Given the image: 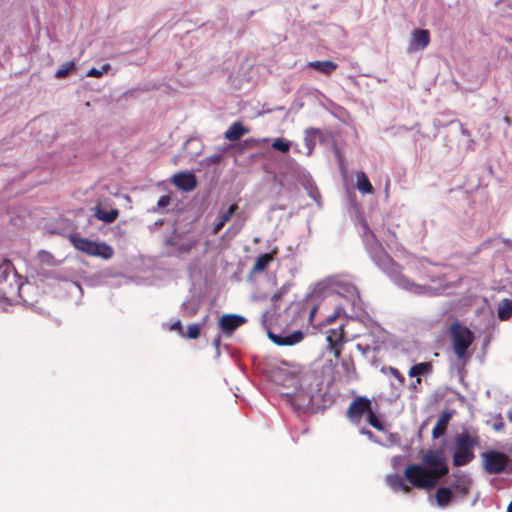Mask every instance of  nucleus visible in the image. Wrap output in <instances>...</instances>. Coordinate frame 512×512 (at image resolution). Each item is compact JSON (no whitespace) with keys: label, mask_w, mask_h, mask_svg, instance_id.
<instances>
[{"label":"nucleus","mask_w":512,"mask_h":512,"mask_svg":"<svg viewBox=\"0 0 512 512\" xmlns=\"http://www.w3.org/2000/svg\"><path fill=\"white\" fill-rule=\"evenodd\" d=\"M363 239L373 261L385 271L392 281L401 289L416 295L434 294L436 289L428 285L435 282L431 273L432 264L424 258L409 256L406 263V274L401 273L399 266L384 251L375 239L367 223L362 220Z\"/></svg>","instance_id":"obj_1"},{"label":"nucleus","mask_w":512,"mask_h":512,"mask_svg":"<svg viewBox=\"0 0 512 512\" xmlns=\"http://www.w3.org/2000/svg\"><path fill=\"white\" fill-rule=\"evenodd\" d=\"M422 465L412 464L405 468L406 479L417 488L434 487L445 476L449 469L444 452L429 450L422 456Z\"/></svg>","instance_id":"obj_2"},{"label":"nucleus","mask_w":512,"mask_h":512,"mask_svg":"<svg viewBox=\"0 0 512 512\" xmlns=\"http://www.w3.org/2000/svg\"><path fill=\"white\" fill-rule=\"evenodd\" d=\"M319 286L327 287L332 292L342 296L350 304L354 314L358 315L364 310L357 288L346 279L331 277L320 283Z\"/></svg>","instance_id":"obj_3"},{"label":"nucleus","mask_w":512,"mask_h":512,"mask_svg":"<svg viewBox=\"0 0 512 512\" xmlns=\"http://www.w3.org/2000/svg\"><path fill=\"white\" fill-rule=\"evenodd\" d=\"M479 437L475 433L463 431L454 439L453 465L456 467L469 464L475 457L473 449L478 445Z\"/></svg>","instance_id":"obj_4"},{"label":"nucleus","mask_w":512,"mask_h":512,"mask_svg":"<svg viewBox=\"0 0 512 512\" xmlns=\"http://www.w3.org/2000/svg\"><path fill=\"white\" fill-rule=\"evenodd\" d=\"M453 350L460 360H468L471 354L468 348L474 341L473 333L459 322H454L449 328Z\"/></svg>","instance_id":"obj_5"},{"label":"nucleus","mask_w":512,"mask_h":512,"mask_svg":"<svg viewBox=\"0 0 512 512\" xmlns=\"http://www.w3.org/2000/svg\"><path fill=\"white\" fill-rule=\"evenodd\" d=\"M71 242L77 250L90 256L108 260L114 254L113 248L104 242H96L79 236H72Z\"/></svg>","instance_id":"obj_6"},{"label":"nucleus","mask_w":512,"mask_h":512,"mask_svg":"<svg viewBox=\"0 0 512 512\" xmlns=\"http://www.w3.org/2000/svg\"><path fill=\"white\" fill-rule=\"evenodd\" d=\"M483 468L489 474L503 472L508 463V456L494 450L482 453Z\"/></svg>","instance_id":"obj_7"},{"label":"nucleus","mask_w":512,"mask_h":512,"mask_svg":"<svg viewBox=\"0 0 512 512\" xmlns=\"http://www.w3.org/2000/svg\"><path fill=\"white\" fill-rule=\"evenodd\" d=\"M269 339L278 346H293L300 343L304 338V333L301 330L293 332L282 331L275 333L268 331Z\"/></svg>","instance_id":"obj_8"},{"label":"nucleus","mask_w":512,"mask_h":512,"mask_svg":"<svg viewBox=\"0 0 512 512\" xmlns=\"http://www.w3.org/2000/svg\"><path fill=\"white\" fill-rule=\"evenodd\" d=\"M285 394L290 398L291 404L297 410H302L308 407L312 403L314 397V393L311 388L303 387L296 388L295 391L286 392Z\"/></svg>","instance_id":"obj_9"},{"label":"nucleus","mask_w":512,"mask_h":512,"mask_svg":"<svg viewBox=\"0 0 512 512\" xmlns=\"http://www.w3.org/2000/svg\"><path fill=\"white\" fill-rule=\"evenodd\" d=\"M371 411V402L367 398H358L354 400L348 408V417L354 423H359L362 418H366Z\"/></svg>","instance_id":"obj_10"},{"label":"nucleus","mask_w":512,"mask_h":512,"mask_svg":"<svg viewBox=\"0 0 512 512\" xmlns=\"http://www.w3.org/2000/svg\"><path fill=\"white\" fill-rule=\"evenodd\" d=\"M430 42V35L428 30L417 29L412 32L410 42L408 45V52H416L425 49Z\"/></svg>","instance_id":"obj_11"},{"label":"nucleus","mask_w":512,"mask_h":512,"mask_svg":"<svg viewBox=\"0 0 512 512\" xmlns=\"http://www.w3.org/2000/svg\"><path fill=\"white\" fill-rule=\"evenodd\" d=\"M246 319L235 314H226L219 319V328L226 335H231L238 327L243 325Z\"/></svg>","instance_id":"obj_12"},{"label":"nucleus","mask_w":512,"mask_h":512,"mask_svg":"<svg viewBox=\"0 0 512 512\" xmlns=\"http://www.w3.org/2000/svg\"><path fill=\"white\" fill-rule=\"evenodd\" d=\"M326 334V340L330 348L334 351L335 357H339L340 350L338 349V346L344 341L343 324H340L337 328L327 330Z\"/></svg>","instance_id":"obj_13"},{"label":"nucleus","mask_w":512,"mask_h":512,"mask_svg":"<svg viewBox=\"0 0 512 512\" xmlns=\"http://www.w3.org/2000/svg\"><path fill=\"white\" fill-rule=\"evenodd\" d=\"M173 183L179 189L190 192L196 187L197 180L194 174L181 172L174 175Z\"/></svg>","instance_id":"obj_14"},{"label":"nucleus","mask_w":512,"mask_h":512,"mask_svg":"<svg viewBox=\"0 0 512 512\" xmlns=\"http://www.w3.org/2000/svg\"><path fill=\"white\" fill-rule=\"evenodd\" d=\"M471 483L472 479L469 475L458 472L454 474V480L451 483V487L455 493L466 496L469 493Z\"/></svg>","instance_id":"obj_15"},{"label":"nucleus","mask_w":512,"mask_h":512,"mask_svg":"<svg viewBox=\"0 0 512 512\" xmlns=\"http://www.w3.org/2000/svg\"><path fill=\"white\" fill-rule=\"evenodd\" d=\"M451 417H452V415L450 412H444L440 415V417L438 418V420L432 430L433 438H439L440 436L445 434L447 425H448Z\"/></svg>","instance_id":"obj_16"},{"label":"nucleus","mask_w":512,"mask_h":512,"mask_svg":"<svg viewBox=\"0 0 512 512\" xmlns=\"http://www.w3.org/2000/svg\"><path fill=\"white\" fill-rule=\"evenodd\" d=\"M118 210L117 209H110L105 210L100 205L95 207L94 209V216L105 223H112L114 222L118 217Z\"/></svg>","instance_id":"obj_17"},{"label":"nucleus","mask_w":512,"mask_h":512,"mask_svg":"<svg viewBox=\"0 0 512 512\" xmlns=\"http://www.w3.org/2000/svg\"><path fill=\"white\" fill-rule=\"evenodd\" d=\"M249 130L244 127L240 122L233 123L225 132V138L229 141H236L243 135L247 134Z\"/></svg>","instance_id":"obj_18"},{"label":"nucleus","mask_w":512,"mask_h":512,"mask_svg":"<svg viewBox=\"0 0 512 512\" xmlns=\"http://www.w3.org/2000/svg\"><path fill=\"white\" fill-rule=\"evenodd\" d=\"M308 67L313 68L320 73L330 75L337 68V64L326 60V61H312L307 64Z\"/></svg>","instance_id":"obj_19"},{"label":"nucleus","mask_w":512,"mask_h":512,"mask_svg":"<svg viewBox=\"0 0 512 512\" xmlns=\"http://www.w3.org/2000/svg\"><path fill=\"white\" fill-rule=\"evenodd\" d=\"M236 210V204L230 205L227 211H225L218 217V220L215 222L213 227V233H218L225 226V224L230 221L232 215L236 212Z\"/></svg>","instance_id":"obj_20"},{"label":"nucleus","mask_w":512,"mask_h":512,"mask_svg":"<svg viewBox=\"0 0 512 512\" xmlns=\"http://www.w3.org/2000/svg\"><path fill=\"white\" fill-rule=\"evenodd\" d=\"M272 261H273V255L271 253H265V254L259 255L254 262L251 272L252 273L263 272Z\"/></svg>","instance_id":"obj_21"},{"label":"nucleus","mask_w":512,"mask_h":512,"mask_svg":"<svg viewBox=\"0 0 512 512\" xmlns=\"http://www.w3.org/2000/svg\"><path fill=\"white\" fill-rule=\"evenodd\" d=\"M436 502L441 508L448 506L451 502L452 491L448 487H441L436 492Z\"/></svg>","instance_id":"obj_22"},{"label":"nucleus","mask_w":512,"mask_h":512,"mask_svg":"<svg viewBox=\"0 0 512 512\" xmlns=\"http://www.w3.org/2000/svg\"><path fill=\"white\" fill-rule=\"evenodd\" d=\"M387 484L395 491L402 490L406 493L410 491V487L404 483L402 477L398 474L389 475Z\"/></svg>","instance_id":"obj_23"},{"label":"nucleus","mask_w":512,"mask_h":512,"mask_svg":"<svg viewBox=\"0 0 512 512\" xmlns=\"http://www.w3.org/2000/svg\"><path fill=\"white\" fill-rule=\"evenodd\" d=\"M512 316V301L503 299L498 304V317L501 320H508Z\"/></svg>","instance_id":"obj_24"},{"label":"nucleus","mask_w":512,"mask_h":512,"mask_svg":"<svg viewBox=\"0 0 512 512\" xmlns=\"http://www.w3.org/2000/svg\"><path fill=\"white\" fill-rule=\"evenodd\" d=\"M357 189L366 194L373 192V187L364 172L357 173Z\"/></svg>","instance_id":"obj_25"},{"label":"nucleus","mask_w":512,"mask_h":512,"mask_svg":"<svg viewBox=\"0 0 512 512\" xmlns=\"http://www.w3.org/2000/svg\"><path fill=\"white\" fill-rule=\"evenodd\" d=\"M319 133H320L319 130L314 129V128H308L305 130L304 143H305L306 147L308 148V154L311 153L313 147L315 146V141H316V138L318 137Z\"/></svg>","instance_id":"obj_26"},{"label":"nucleus","mask_w":512,"mask_h":512,"mask_svg":"<svg viewBox=\"0 0 512 512\" xmlns=\"http://www.w3.org/2000/svg\"><path fill=\"white\" fill-rule=\"evenodd\" d=\"M429 370H430L429 363H426V362L418 363L409 369L408 375L410 377H417L419 375H423V374L427 373Z\"/></svg>","instance_id":"obj_27"},{"label":"nucleus","mask_w":512,"mask_h":512,"mask_svg":"<svg viewBox=\"0 0 512 512\" xmlns=\"http://www.w3.org/2000/svg\"><path fill=\"white\" fill-rule=\"evenodd\" d=\"M291 142L284 138H276L272 142V148L282 153H287L290 150Z\"/></svg>","instance_id":"obj_28"},{"label":"nucleus","mask_w":512,"mask_h":512,"mask_svg":"<svg viewBox=\"0 0 512 512\" xmlns=\"http://www.w3.org/2000/svg\"><path fill=\"white\" fill-rule=\"evenodd\" d=\"M76 65L74 61H68L64 64H62L59 69L55 73V77L57 78H64L66 77L71 71L75 69Z\"/></svg>","instance_id":"obj_29"},{"label":"nucleus","mask_w":512,"mask_h":512,"mask_svg":"<svg viewBox=\"0 0 512 512\" xmlns=\"http://www.w3.org/2000/svg\"><path fill=\"white\" fill-rule=\"evenodd\" d=\"M360 433L363 434V435H366L370 440H373V441H375V442H377L379 444H382L384 446L392 445V444L396 443L399 440V438L397 436L391 434V435H389L387 442L377 441V440L374 439L373 433L370 430H367L365 428H362L360 430Z\"/></svg>","instance_id":"obj_30"},{"label":"nucleus","mask_w":512,"mask_h":512,"mask_svg":"<svg viewBox=\"0 0 512 512\" xmlns=\"http://www.w3.org/2000/svg\"><path fill=\"white\" fill-rule=\"evenodd\" d=\"M182 309L186 315L192 316L198 312L199 306L195 301H186L183 303Z\"/></svg>","instance_id":"obj_31"},{"label":"nucleus","mask_w":512,"mask_h":512,"mask_svg":"<svg viewBox=\"0 0 512 512\" xmlns=\"http://www.w3.org/2000/svg\"><path fill=\"white\" fill-rule=\"evenodd\" d=\"M201 332V326L199 324H189L187 327L186 337L189 339H197Z\"/></svg>","instance_id":"obj_32"},{"label":"nucleus","mask_w":512,"mask_h":512,"mask_svg":"<svg viewBox=\"0 0 512 512\" xmlns=\"http://www.w3.org/2000/svg\"><path fill=\"white\" fill-rule=\"evenodd\" d=\"M109 69H110V65L109 64H105L101 68H91L87 72V76H89V77H101Z\"/></svg>","instance_id":"obj_33"},{"label":"nucleus","mask_w":512,"mask_h":512,"mask_svg":"<svg viewBox=\"0 0 512 512\" xmlns=\"http://www.w3.org/2000/svg\"><path fill=\"white\" fill-rule=\"evenodd\" d=\"M356 348L363 354L367 355L371 350L375 351L378 349V346L376 344L370 345L368 341L366 342H360L356 345Z\"/></svg>","instance_id":"obj_34"},{"label":"nucleus","mask_w":512,"mask_h":512,"mask_svg":"<svg viewBox=\"0 0 512 512\" xmlns=\"http://www.w3.org/2000/svg\"><path fill=\"white\" fill-rule=\"evenodd\" d=\"M366 419L369 422V424L371 426H373L374 428H376L377 430H380V431L383 430L382 423L377 418V416L372 412V410L370 411V413H368Z\"/></svg>","instance_id":"obj_35"},{"label":"nucleus","mask_w":512,"mask_h":512,"mask_svg":"<svg viewBox=\"0 0 512 512\" xmlns=\"http://www.w3.org/2000/svg\"><path fill=\"white\" fill-rule=\"evenodd\" d=\"M306 190L308 192L309 197L318 204H320V193L318 189L313 184L309 183L306 185Z\"/></svg>","instance_id":"obj_36"},{"label":"nucleus","mask_w":512,"mask_h":512,"mask_svg":"<svg viewBox=\"0 0 512 512\" xmlns=\"http://www.w3.org/2000/svg\"><path fill=\"white\" fill-rule=\"evenodd\" d=\"M342 368L345 369V371L347 372V377L348 378H352V376L354 375L355 373V368H354V365L352 362L350 361H343L342 364H341Z\"/></svg>","instance_id":"obj_37"},{"label":"nucleus","mask_w":512,"mask_h":512,"mask_svg":"<svg viewBox=\"0 0 512 512\" xmlns=\"http://www.w3.org/2000/svg\"><path fill=\"white\" fill-rule=\"evenodd\" d=\"M170 330L172 331H178V333L180 335L183 336V327H182V323L180 320H177L175 321L171 326H170Z\"/></svg>","instance_id":"obj_38"},{"label":"nucleus","mask_w":512,"mask_h":512,"mask_svg":"<svg viewBox=\"0 0 512 512\" xmlns=\"http://www.w3.org/2000/svg\"><path fill=\"white\" fill-rule=\"evenodd\" d=\"M169 203H170V198L168 196H162L158 200L157 205H158V207L163 208V207H166L167 205H169Z\"/></svg>","instance_id":"obj_39"},{"label":"nucleus","mask_w":512,"mask_h":512,"mask_svg":"<svg viewBox=\"0 0 512 512\" xmlns=\"http://www.w3.org/2000/svg\"><path fill=\"white\" fill-rule=\"evenodd\" d=\"M344 312V308L343 307H337L333 316H329L327 318V322H331L332 320H334L335 318L339 317L341 315V313Z\"/></svg>","instance_id":"obj_40"},{"label":"nucleus","mask_w":512,"mask_h":512,"mask_svg":"<svg viewBox=\"0 0 512 512\" xmlns=\"http://www.w3.org/2000/svg\"><path fill=\"white\" fill-rule=\"evenodd\" d=\"M390 373L397 378L401 383L404 382V378L400 375L399 371L393 367L389 368Z\"/></svg>","instance_id":"obj_41"},{"label":"nucleus","mask_w":512,"mask_h":512,"mask_svg":"<svg viewBox=\"0 0 512 512\" xmlns=\"http://www.w3.org/2000/svg\"><path fill=\"white\" fill-rule=\"evenodd\" d=\"M8 268H9V264L6 263L2 266H0V276L6 278L7 276V271H8Z\"/></svg>","instance_id":"obj_42"},{"label":"nucleus","mask_w":512,"mask_h":512,"mask_svg":"<svg viewBox=\"0 0 512 512\" xmlns=\"http://www.w3.org/2000/svg\"><path fill=\"white\" fill-rule=\"evenodd\" d=\"M504 428V423L501 419H499L497 422L493 424V429L495 431H501Z\"/></svg>","instance_id":"obj_43"},{"label":"nucleus","mask_w":512,"mask_h":512,"mask_svg":"<svg viewBox=\"0 0 512 512\" xmlns=\"http://www.w3.org/2000/svg\"><path fill=\"white\" fill-rule=\"evenodd\" d=\"M209 162L211 163H217L220 161V156L219 155H214V156H211L209 159H208Z\"/></svg>","instance_id":"obj_44"},{"label":"nucleus","mask_w":512,"mask_h":512,"mask_svg":"<svg viewBox=\"0 0 512 512\" xmlns=\"http://www.w3.org/2000/svg\"><path fill=\"white\" fill-rule=\"evenodd\" d=\"M194 144H198V140H196V139H189V140L186 142L185 146H186V147H189V146H193Z\"/></svg>","instance_id":"obj_45"},{"label":"nucleus","mask_w":512,"mask_h":512,"mask_svg":"<svg viewBox=\"0 0 512 512\" xmlns=\"http://www.w3.org/2000/svg\"><path fill=\"white\" fill-rule=\"evenodd\" d=\"M316 310H317V308H316V307H313V308L311 309V311H310V319H312V318L314 317V315H315V313H316Z\"/></svg>","instance_id":"obj_46"},{"label":"nucleus","mask_w":512,"mask_h":512,"mask_svg":"<svg viewBox=\"0 0 512 512\" xmlns=\"http://www.w3.org/2000/svg\"><path fill=\"white\" fill-rule=\"evenodd\" d=\"M507 417L508 419L512 422V407L510 408V410L507 412Z\"/></svg>","instance_id":"obj_47"},{"label":"nucleus","mask_w":512,"mask_h":512,"mask_svg":"<svg viewBox=\"0 0 512 512\" xmlns=\"http://www.w3.org/2000/svg\"><path fill=\"white\" fill-rule=\"evenodd\" d=\"M399 460H400V457H399V456L394 457V458L392 459V463H393V465H396V464H397V461H399Z\"/></svg>","instance_id":"obj_48"},{"label":"nucleus","mask_w":512,"mask_h":512,"mask_svg":"<svg viewBox=\"0 0 512 512\" xmlns=\"http://www.w3.org/2000/svg\"><path fill=\"white\" fill-rule=\"evenodd\" d=\"M219 343H220V340L219 339H215L213 344L215 347H218L219 346Z\"/></svg>","instance_id":"obj_49"},{"label":"nucleus","mask_w":512,"mask_h":512,"mask_svg":"<svg viewBox=\"0 0 512 512\" xmlns=\"http://www.w3.org/2000/svg\"><path fill=\"white\" fill-rule=\"evenodd\" d=\"M507 512H512V501L510 502V504L507 507Z\"/></svg>","instance_id":"obj_50"},{"label":"nucleus","mask_w":512,"mask_h":512,"mask_svg":"<svg viewBox=\"0 0 512 512\" xmlns=\"http://www.w3.org/2000/svg\"><path fill=\"white\" fill-rule=\"evenodd\" d=\"M420 382H421L420 378H417V379H416V382H415V383H413V387H416V385H417V384H420Z\"/></svg>","instance_id":"obj_51"},{"label":"nucleus","mask_w":512,"mask_h":512,"mask_svg":"<svg viewBox=\"0 0 512 512\" xmlns=\"http://www.w3.org/2000/svg\"><path fill=\"white\" fill-rule=\"evenodd\" d=\"M268 139L266 138H263L262 140H260L259 142H266Z\"/></svg>","instance_id":"obj_52"},{"label":"nucleus","mask_w":512,"mask_h":512,"mask_svg":"<svg viewBox=\"0 0 512 512\" xmlns=\"http://www.w3.org/2000/svg\"><path fill=\"white\" fill-rule=\"evenodd\" d=\"M291 381H292V384H294L296 382V380L294 378H291Z\"/></svg>","instance_id":"obj_53"}]
</instances>
